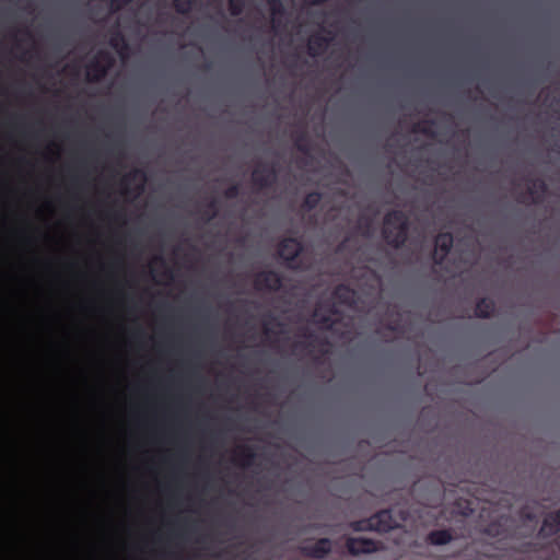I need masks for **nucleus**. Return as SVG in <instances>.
I'll return each instance as SVG.
<instances>
[{"label":"nucleus","instance_id":"obj_6","mask_svg":"<svg viewBox=\"0 0 560 560\" xmlns=\"http://www.w3.org/2000/svg\"><path fill=\"white\" fill-rule=\"evenodd\" d=\"M429 538L433 545H444L451 540V535L446 530H440L432 533Z\"/></svg>","mask_w":560,"mask_h":560},{"label":"nucleus","instance_id":"obj_7","mask_svg":"<svg viewBox=\"0 0 560 560\" xmlns=\"http://www.w3.org/2000/svg\"><path fill=\"white\" fill-rule=\"evenodd\" d=\"M483 306L488 308H490V304H488L486 301H482L480 304H478L477 306V313L478 315L480 316H487V312L483 311Z\"/></svg>","mask_w":560,"mask_h":560},{"label":"nucleus","instance_id":"obj_9","mask_svg":"<svg viewBox=\"0 0 560 560\" xmlns=\"http://www.w3.org/2000/svg\"><path fill=\"white\" fill-rule=\"evenodd\" d=\"M177 9L182 12H184L186 10L185 7L180 5L179 3L176 4Z\"/></svg>","mask_w":560,"mask_h":560},{"label":"nucleus","instance_id":"obj_2","mask_svg":"<svg viewBox=\"0 0 560 560\" xmlns=\"http://www.w3.org/2000/svg\"><path fill=\"white\" fill-rule=\"evenodd\" d=\"M347 546L353 555L368 553L375 550L374 542L363 537L348 539Z\"/></svg>","mask_w":560,"mask_h":560},{"label":"nucleus","instance_id":"obj_1","mask_svg":"<svg viewBox=\"0 0 560 560\" xmlns=\"http://www.w3.org/2000/svg\"><path fill=\"white\" fill-rule=\"evenodd\" d=\"M392 515L388 511H382L369 520L361 521L354 523V530H376V532H387L392 526Z\"/></svg>","mask_w":560,"mask_h":560},{"label":"nucleus","instance_id":"obj_4","mask_svg":"<svg viewBox=\"0 0 560 560\" xmlns=\"http://www.w3.org/2000/svg\"><path fill=\"white\" fill-rule=\"evenodd\" d=\"M453 245V237L451 234H440L435 241V257L440 260L450 252Z\"/></svg>","mask_w":560,"mask_h":560},{"label":"nucleus","instance_id":"obj_5","mask_svg":"<svg viewBox=\"0 0 560 560\" xmlns=\"http://www.w3.org/2000/svg\"><path fill=\"white\" fill-rule=\"evenodd\" d=\"M331 547V542L328 539H322L319 540L316 546L311 550V555L315 558H322L324 555H326Z\"/></svg>","mask_w":560,"mask_h":560},{"label":"nucleus","instance_id":"obj_3","mask_svg":"<svg viewBox=\"0 0 560 560\" xmlns=\"http://www.w3.org/2000/svg\"><path fill=\"white\" fill-rule=\"evenodd\" d=\"M301 250V245L293 238L284 240L279 249L280 256L285 260L294 259Z\"/></svg>","mask_w":560,"mask_h":560},{"label":"nucleus","instance_id":"obj_8","mask_svg":"<svg viewBox=\"0 0 560 560\" xmlns=\"http://www.w3.org/2000/svg\"><path fill=\"white\" fill-rule=\"evenodd\" d=\"M319 196L316 195V194H312L307 197V203H311V202H316L318 200Z\"/></svg>","mask_w":560,"mask_h":560}]
</instances>
